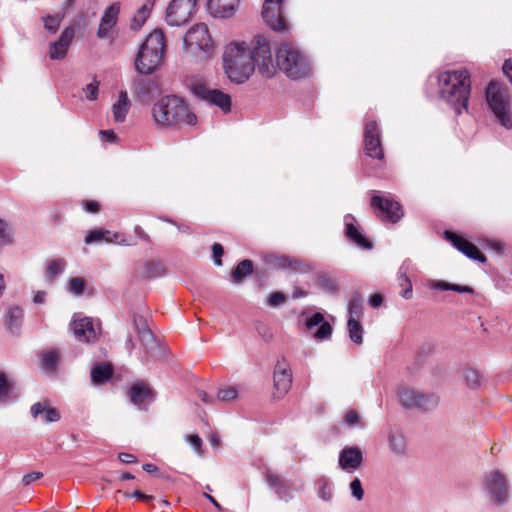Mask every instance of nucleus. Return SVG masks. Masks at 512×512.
Wrapping results in <instances>:
<instances>
[{
  "label": "nucleus",
  "instance_id": "nucleus-1",
  "mask_svg": "<svg viewBox=\"0 0 512 512\" xmlns=\"http://www.w3.org/2000/svg\"><path fill=\"white\" fill-rule=\"evenodd\" d=\"M225 73L231 82L242 84L257 69L264 78H272L276 72L271 47L262 35H257L247 46L245 42H233L226 46L223 54Z\"/></svg>",
  "mask_w": 512,
  "mask_h": 512
},
{
  "label": "nucleus",
  "instance_id": "nucleus-2",
  "mask_svg": "<svg viewBox=\"0 0 512 512\" xmlns=\"http://www.w3.org/2000/svg\"><path fill=\"white\" fill-rule=\"evenodd\" d=\"M438 94L457 115L467 111L471 95V78L467 69L446 70L437 76Z\"/></svg>",
  "mask_w": 512,
  "mask_h": 512
},
{
  "label": "nucleus",
  "instance_id": "nucleus-3",
  "mask_svg": "<svg viewBox=\"0 0 512 512\" xmlns=\"http://www.w3.org/2000/svg\"><path fill=\"white\" fill-rule=\"evenodd\" d=\"M152 116L161 127L179 126L183 123L195 125L196 115L189 111L186 103L175 95L165 96L153 105Z\"/></svg>",
  "mask_w": 512,
  "mask_h": 512
},
{
  "label": "nucleus",
  "instance_id": "nucleus-4",
  "mask_svg": "<svg viewBox=\"0 0 512 512\" xmlns=\"http://www.w3.org/2000/svg\"><path fill=\"white\" fill-rule=\"evenodd\" d=\"M165 51V36L162 30L150 33L140 45L134 60L136 71L141 75L155 72L162 64Z\"/></svg>",
  "mask_w": 512,
  "mask_h": 512
},
{
  "label": "nucleus",
  "instance_id": "nucleus-5",
  "mask_svg": "<svg viewBox=\"0 0 512 512\" xmlns=\"http://www.w3.org/2000/svg\"><path fill=\"white\" fill-rule=\"evenodd\" d=\"M276 65L293 80L308 77L311 65L308 58L290 44H281L276 50Z\"/></svg>",
  "mask_w": 512,
  "mask_h": 512
},
{
  "label": "nucleus",
  "instance_id": "nucleus-6",
  "mask_svg": "<svg viewBox=\"0 0 512 512\" xmlns=\"http://www.w3.org/2000/svg\"><path fill=\"white\" fill-rule=\"evenodd\" d=\"M486 100L500 124L512 128V116L507 88L499 82L491 81L486 88Z\"/></svg>",
  "mask_w": 512,
  "mask_h": 512
},
{
  "label": "nucleus",
  "instance_id": "nucleus-7",
  "mask_svg": "<svg viewBox=\"0 0 512 512\" xmlns=\"http://www.w3.org/2000/svg\"><path fill=\"white\" fill-rule=\"evenodd\" d=\"M397 397L400 405L406 410L427 412L438 405V397L435 394L423 393L406 386L398 387Z\"/></svg>",
  "mask_w": 512,
  "mask_h": 512
},
{
  "label": "nucleus",
  "instance_id": "nucleus-8",
  "mask_svg": "<svg viewBox=\"0 0 512 512\" xmlns=\"http://www.w3.org/2000/svg\"><path fill=\"white\" fill-rule=\"evenodd\" d=\"M484 487L491 502L498 506L507 503L509 490L507 480L500 471L489 472L484 478Z\"/></svg>",
  "mask_w": 512,
  "mask_h": 512
},
{
  "label": "nucleus",
  "instance_id": "nucleus-9",
  "mask_svg": "<svg viewBox=\"0 0 512 512\" xmlns=\"http://www.w3.org/2000/svg\"><path fill=\"white\" fill-rule=\"evenodd\" d=\"M197 0H172L166 9V22L170 26L186 24L196 12Z\"/></svg>",
  "mask_w": 512,
  "mask_h": 512
},
{
  "label": "nucleus",
  "instance_id": "nucleus-10",
  "mask_svg": "<svg viewBox=\"0 0 512 512\" xmlns=\"http://www.w3.org/2000/svg\"><path fill=\"white\" fill-rule=\"evenodd\" d=\"M381 137L382 131L378 123L374 120L367 121L364 128L363 146L368 157L376 160L384 159Z\"/></svg>",
  "mask_w": 512,
  "mask_h": 512
},
{
  "label": "nucleus",
  "instance_id": "nucleus-11",
  "mask_svg": "<svg viewBox=\"0 0 512 512\" xmlns=\"http://www.w3.org/2000/svg\"><path fill=\"white\" fill-rule=\"evenodd\" d=\"M371 206L377 210V217H379L382 221L396 223L404 215L401 204L392 198H385L380 195H374L371 198Z\"/></svg>",
  "mask_w": 512,
  "mask_h": 512
},
{
  "label": "nucleus",
  "instance_id": "nucleus-12",
  "mask_svg": "<svg viewBox=\"0 0 512 512\" xmlns=\"http://www.w3.org/2000/svg\"><path fill=\"white\" fill-rule=\"evenodd\" d=\"M283 0H265L262 8V18L273 31L287 30L282 8Z\"/></svg>",
  "mask_w": 512,
  "mask_h": 512
},
{
  "label": "nucleus",
  "instance_id": "nucleus-13",
  "mask_svg": "<svg viewBox=\"0 0 512 512\" xmlns=\"http://www.w3.org/2000/svg\"><path fill=\"white\" fill-rule=\"evenodd\" d=\"M183 42L186 47H195L204 52H210L213 48L208 27L204 23L191 27L185 34Z\"/></svg>",
  "mask_w": 512,
  "mask_h": 512
},
{
  "label": "nucleus",
  "instance_id": "nucleus-14",
  "mask_svg": "<svg viewBox=\"0 0 512 512\" xmlns=\"http://www.w3.org/2000/svg\"><path fill=\"white\" fill-rule=\"evenodd\" d=\"M193 92L199 99L219 107L225 114L231 111L232 101L228 94L218 89H209L203 84L195 85Z\"/></svg>",
  "mask_w": 512,
  "mask_h": 512
},
{
  "label": "nucleus",
  "instance_id": "nucleus-15",
  "mask_svg": "<svg viewBox=\"0 0 512 512\" xmlns=\"http://www.w3.org/2000/svg\"><path fill=\"white\" fill-rule=\"evenodd\" d=\"M292 379L293 376L290 365L285 357H281L277 360L273 373L274 388L278 394V398L288 393L292 386Z\"/></svg>",
  "mask_w": 512,
  "mask_h": 512
},
{
  "label": "nucleus",
  "instance_id": "nucleus-16",
  "mask_svg": "<svg viewBox=\"0 0 512 512\" xmlns=\"http://www.w3.org/2000/svg\"><path fill=\"white\" fill-rule=\"evenodd\" d=\"M444 237L448 240L458 251L463 253L467 258L485 263L486 256L470 241L458 235L455 232L445 231Z\"/></svg>",
  "mask_w": 512,
  "mask_h": 512
},
{
  "label": "nucleus",
  "instance_id": "nucleus-17",
  "mask_svg": "<svg viewBox=\"0 0 512 512\" xmlns=\"http://www.w3.org/2000/svg\"><path fill=\"white\" fill-rule=\"evenodd\" d=\"M71 326L75 338L80 342L93 343L99 337L100 330L95 327L92 318L75 319Z\"/></svg>",
  "mask_w": 512,
  "mask_h": 512
},
{
  "label": "nucleus",
  "instance_id": "nucleus-18",
  "mask_svg": "<svg viewBox=\"0 0 512 512\" xmlns=\"http://www.w3.org/2000/svg\"><path fill=\"white\" fill-rule=\"evenodd\" d=\"M133 327L144 347L143 361L147 358L150 349L155 346L156 338L148 326L147 319L139 314H133Z\"/></svg>",
  "mask_w": 512,
  "mask_h": 512
},
{
  "label": "nucleus",
  "instance_id": "nucleus-19",
  "mask_svg": "<svg viewBox=\"0 0 512 512\" xmlns=\"http://www.w3.org/2000/svg\"><path fill=\"white\" fill-rule=\"evenodd\" d=\"M344 233L346 238L358 247L372 249L373 243L365 237L356 218L352 214L344 216Z\"/></svg>",
  "mask_w": 512,
  "mask_h": 512
},
{
  "label": "nucleus",
  "instance_id": "nucleus-20",
  "mask_svg": "<svg viewBox=\"0 0 512 512\" xmlns=\"http://www.w3.org/2000/svg\"><path fill=\"white\" fill-rule=\"evenodd\" d=\"M363 462V453L357 446L344 447L338 457L340 468L347 472H354Z\"/></svg>",
  "mask_w": 512,
  "mask_h": 512
},
{
  "label": "nucleus",
  "instance_id": "nucleus-21",
  "mask_svg": "<svg viewBox=\"0 0 512 512\" xmlns=\"http://www.w3.org/2000/svg\"><path fill=\"white\" fill-rule=\"evenodd\" d=\"M101 241H105L107 243H117L124 246L133 245V243L129 242L123 234L111 232L102 228L90 230L85 236L86 244L99 243Z\"/></svg>",
  "mask_w": 512,
  "mask_h": 512
},
{
  "label": "nucleus",
  "instance_id": "nucleus-22",
  "mask_svg": "<svg viewBox=\"0 0 512 512\" xmlns=\"http://www.w3.org/2000/svg\"><path fill=\"white\" fill-rule=\"evenodd\" d=\"M240 0H208L207 8L214 18H230L238 8Z\"/></svg>",
  "mask_w": 512,
  "mask_h": 512
},
{
  "label": "nucleus",
  "instance_id": "nucleus-23",
  "mask_svg": "<svg viewBox=\"0 0 512 512\" xmlns=\"http://www.w3.org/2000/svg\"><path fill=\"white\" fill-rule=\"evenodd\" d=\"M128 393L130 401L140 409L146 408L154 400L153 391L143 382L134 383Z\"/></svg>",
  "mask_w": 512,
  "mask_h": 512
},
{
  "label": "nucleus",
  "instance_id": "nucleus-24",
  "mask_svg": "<svg viewBox=\"0 0 512 512\" xmlns=\"http://www.w3.org/2000/svg\"><path fill=\"white\" fill-rule=\"evenodd\" d=\"M265 481L267 485L274 490L280 500L288 502L293 498L291 485L280 476L272 472H267L265 475Z\"/></svg>",
  "mask_w": 512,
  "mask_h": 512
},
{
  "label": "nucleus",
  "instance_id": "nucleus-25",
  "mask_svg": "<svg viewBox=\"0 0 512 512\" xmlns=\"http://www.w3.org/2000/svg\"><path fill=\"white\" fill-rule=\"evenodd\" d=\"M30 414L33 419L42 415V422L46 424L58 422L61 418L59 411L56 408L49 407L47 401L34 403L30 407Z\"/></svg>",
  "mask_w": 512,
  "mask_h": 512
},
{
  "label": "nucleus",
  "instance_id": "nucleus-26",
  "mask_svg": "<svg viewBox=\"0 0 512 512\" xmlns=\"http://www.w3.org/2000/svg\"><path fill=\"white\" fill-rule=\"evenodd\" d=\"M133 85L134 93L142 101L151 99L158 91L157 83L144 77L136 78Z\"/></svg>",
  "mask_w": 512,
  "mask_h": 512
},
{
  "label": "nucleus",
  "instance_id": "nucleus-27",
  "mask_svg": "<svg viewBox=\"0 0 512 512\" xmlns=\"http://www.w3.org/2000/svg\"><path fill=\"white\" fill-rule=\"evenodd\" d=\"M114 368L110 363L97 362L90 371L91 381L96 385L107 383L113 376Z\"/></svg>",
  "mask_w": 512,
  "mask_h": 512
},
{
  "label": "nucleus",
  "instance_id": "nucleus-28",
  "mask_svg": "<svg viewBox=\"0 0 512 512\" xmlns=\"http://www.w3.org/2000/svg\"><path fill=\"white\" fill-rule=\"evenodd\" d=\"M154 4L155 0H145L144 4L136 11L131 20V30L139 31L143 27L151 14Z\"/></svg>",
  "mask_w": 512,
  "mask_h": 512
},
{
  "label": "nucleus",
  "instance_id": "nucleus-29",
  "mask_svg": "<svg viewBox=\"0 0 512 512\" xmlns=\"http://www.w3.org/2000/svg\"><path fill=\"white\" fill-rule=\"evenodd\" d=\"M314 488L317 496L324 502H330L334 494V485L327 476H321L314 482Z\"/></svg>",
  "mask_w": 512,
  "mask_h": 512
},
{
  "label": "nucleus",
  "instance_id": "nucleus-30",
  "mask_svg": "<svg viewBox=\"0 0 512 512\" xmlns=\"http://www.w3.org/2000/svg\"><path fill=\"white\" fill-rule=\"evenodd\" d=\"M130 108V100L127 92L121 91L118 100L112 106L113 118L117 123L125 121L127 113Z\"/></svg>",
  "mask_w": 512,
  "mask_h": 512
},
{
  "label": "nucleus",
  "instance_id": "nucleus-31",
  "mask_svg": "<svg viewBox=\"0 0 512 512\" xmlns=\"http://www.w3.org/2000/svg\"><path fill=\"white\" fill-rule=\"evenodd\" d=\"M22 319L23 310L19 306L10 307L6 315V329L10 333H15L20 328Z\"/></svg>",
  "mask_w": 512,
  "mask_h": 512
},
{
  "label": "nucleus",
  "instance_id": "nucleus-32",
  "mask_svg": "<svg viewBox=\"0 0 512 512\" xmlns=\"http://www.w3.org/2000/svg\"><path fill=\"white\" fill-rule=\"evenodd\" d=\"M253 262L250 259L240 261L231 272V282L239 284L242 280L252 274Z\"/></svg>",
  "mask_w": 512,
  "mask_h": 512
},
{
  "label": "nucleus",
  "instance_id": "nucleus-33",
  "mask_svg": "<svg viewBox=\"0 0 512 512\" xmlns=\"http://www.w3.org/2000/svg\"><path fill=\"white\" fill-rule=\"evenodd\" d=\"M59 364V353L55 349L43 351L41 354V368L48 373H54Z\"/></svg>",
  "mask_w": 512,
  "mask_h": 512
},
{
  "label": "nucleus",
  "instance_id": "nucleus-34",
  "mask_svg": "<svg viewBox=\"0 0 512 512\" xmlns=\"http://www.w3.org/2000/svg\"><path fill=\"white\" fill-rule=\"evenodd\" d=\"M389 448L396 455H404L406 450V441L399 431H391L388 435Z\"/></svg>",
  "mask_w": 512,
  "mask_h": 512
},
{
  "label": "nucleus",
  "instance_id": "nucleus-35",
  "mask_svg": "<svg viewBox=\"0 0 512 512\" xmlns=\"http://www.w3.org/2000/svg\"><path fill=\"white\" fill-rule=\"evenodd\" d=\"M65 267L66 262L61 258L50 261L46 268V279L49 282H52L57 275H60L65 271Z\"/></svg>",
  "mask_w": 512,
  "mask_h": 512
},
{
  "label": "nucleus",
  "instance_id": "nucleus-36",
  "mask_svg": "<svg viewBox=\"0 0 512 512\" xmlns=\"http://www.w3.org/2000/svg\"><path fill=\"white\" fill-rule=\"evenodd\" d=\"M363 313V303L359 295L353 296L348 303V320L360 321Z\"/></svg>",
  "mask_w": 512,
  "mask_h": 512
},
{
  "label": "nucleus",
  "instance_id": "nucleus-37",
  "mask_svg": "<svg viewBox=\"0 0 512 512\" xmlns=\"http://www.w3.org/2000/svg\"><path fill=\"white\" fill-rule=\"evenodd\" d=\"M347 329L350 340L356 345L363 342V327L360 321L347 320Z\"/></svg>",
  "mask_w": 512,
  "mask_h": 512
},
{
  "label": "nucleus",
  "instance_id": "nucleus-38",
  "mask_svg": "<svg viewBox=\"0 0 512 512\" xmlns=\"http://www.w3.org/2000/svg\"><path fill=\"white\" fill-rule=\"evenodd\" d=\"M144 269V276L149 278L161 277L165 274V267L160 261L156 260L147 261L144 265Z\"/></svg>",
  "mask_w": 512,
  "mask_h": 512
},
{
  "label": "nucleus",
  "instance_id": "nucleus-39",
  "mask_svg": "<svg viewBox=\"0 0 512 512\" xmlns=\"http://www.w3.org/2000/svg\"><path fill=\"white\" fill-rule=\"evenodd\" d=\"M119 13L120 4L113 3L104 10L101 21L108 26L114 27L117 23Z\"/></svg>",
  "mask_w": 512,
  "mask_h": 512
},
{
  "label": "nucleus",
  "instance_id": "nucleus-40",
  "mask_svg": "<svg viewBox=\"0 0 512 512\" xmlns=\"http://www.w3.org/2000/svg\"><path fill=\"white\" fill-rule=\"evenodd\" d=\"M464 379L466 381V384L471 389H477L481 385V379L482 375L479 373V371L467 367L463 371Z\"/></svg>",
  "mask_w": 512,
  "mask_h": 512
},
{
  "label": "nucleus",
  "instance_id": "nucleus-41",
  "mask_svg": "<svg viewBox=\"0 0 512 512\" xmlns=\"http://www.w3.org/2000/svg\"><path fill=\"white\" fill-rule=\"evenodd\" d=\"M13 243V234L9 223L0 217V250Z\"/></svg>",
  "mask_w": 512,
  "mask_h": 512
},
{
  "label": "nucleus",
  "instance_id": "nucleus-42",
  "mask_svg": "<svg viewBox=\"0 0 512 512\" xmlns=\"http://www.w3.org/2000/svg\"><path fill=\"white\" fill-rule=\"evenodd\" d=\"M319 287L330 294H335L339 290L337 282L328 275L321 274L317 278Z\"/></svg>",
  "mask_w": 512,
  "mask_h": 512
},
{
  "label": "nucleus",
  "instance_id": "nucleus-43",
  "mask_svg": "<svg viewBox=\"0 0 512 512\" xmlns=\"http://www.w3.org/2000/svg\"><path fill=\"white\" fill-rule=\"evenodd\" d=\"M68 48H69L68 46H66L58 41H55L50 44L49 57L52 60L63 59L67 54Z\"/></svg>",
  "mask_w": 512,
  "mask_h": 512
},
{
  "label": "nucleus",
  "instance_id": "nucleus-44",
  "mask_svg": "<svg viewBox=\"0 0 512 512\" xmlns=\"http://www.w3.org/2000/svg\"><path fill=\"white\" fill-rule=\"evenodd\" d=\"M12 388V382L8 375L0 371V402H4L8 399Z\"/></svg>",
  "mask_w": 512,
  "mask_h": 512
},
{
  "label": "nucleus",
  "instance_id": "nucleus-45",
  "mask_svg": "<svg viewBox=\"0 0 512 512\" xmlns=\"http://www.w3.org/2000/svg\"><path fill=\"white\" fill-rule=\"evenodd\" d=\"M87 286V282L82 277H74L69 281V289L68 291L75 294L81 295L83 294L85 288Z\"/></svg>",
  "mask_w": 512,
  "mask_h": 512
},
{
  "label": "nucleus",
  "instance_id": "nucleus-46",
  "mask_svg": "<svg viewBox=\"0 0 512 512\" xmlns=\"http://www.w3.org/2000/svg\"><path fill=\"white\" fill-rule=\"evenodd\" d=\"M239 391L234 386H228L222 389H219L217 393V400L220 401H231L238 397Z\"/></svg>",
  "mask_w": 512,
  "mask_h": 512
},
{
  "label": "nucleus",
  "instance_id": "nucleus-47",
  "mask_svg": "<svg viewBox=\"0 0 512 512\" xmlns=\"http://www.w3.org/2000/svg\"><path fill=\"white\" fill-rule=\"evenodd\" d=\"M332 335V326L324 321L319 325V328L314 333V337L317 340H328Z\"/></svg>",
  "mask_w": 512,
  "mask_h": 512
},
{
  "label": "nucleus",
  "instance_id": "nucleus-48",
  "mask_svg": "<svg viewBox=\"0 0 512 512\" xmlns=\"http://www.w3.org/2000/svg\"><path fill=\"white\" fill-rule=\"evenodd\" d=\"M99 81H97L96 79H94L93 82L87 84L84 88H83V92L85 94V98L89 101H94L97 99L98 97V92H99Z\"/></svg>",
  "mask_w": 512,
  "mask_h": 512
},
{
  "label": "nucleus",
  "instance_id": "nucleus-49",
  "mask_svg": "<svg viewBox=\"0 0 512 512\" xmlns=\"http://www.w3.org/2000/svg\"><path fill=\"white\" fill-rule=\"evenodd\" d=\"M350 491H351V494L352 496L360 501L363 499V496H364V490L362 488V483L360 481L359 478L355 477L351 482H350Z\"/></svg>",
  "mask_w": 512,
  "mask_h": 512
},
{
  "label": "nucleus",
  "instance_id": "nucleus-50",
  "mask_svg": "<svg viewBox=\"0 0 512 512\" xmlns=\"http://www.w3.org/2000/svg\"><path fill=\"white\" fill-rule=\"evenodd\" d=\"M45 29L50 33H55L60 26V19L57 16L46 15L43 17Z\"/></svg>",
  "mask_w": 512,
  "mask_h": 512
},
{
  "label": "nucleus",
  "instance_id": "nucleus-51",
  "mask_svg": "<svg viewBox=\"0 0 512 512\" xmlns=\"http://www.w3.org/2000/svg\"><path fill=\"white\" fill-rule=\"evenodd\" d=\"M324 316L320 312H314L310 316L306 317L305 325L307 329L311 330L317 326H319L322 322H324Z\"/></svg>",
  "mask_w": 512,
  "mask_h": 512
},
{
  "label": "nucleus",
  "instance_id": "nucleus-52",
  "mask_svg": "<svg viewBox=\"0 0 512 512\" xmlns=\"http://www.w3.org/2000/svg\"><path fill=\"white\" fill-rule=\"evenodd\" d=\"M290 269L302 274L309 273L312 271V267L310 264L294 258H291Z\"/></svg>",
  "mask_w": 512,
  "mask_h": 512
},
{
  "label": "nucleus",
  "instance_id": "nucleus-53",
  "mask_svg": "<svg viewBox=\"0 0 512 512\" xmlns=\"http://www.w3.org/2000/svg\"><path fill=\"white\" fill-rule=\"evenodd\" d=\"M74 35H75L74 28L72 26H68L62 31V33L57 41L69 47Z\"/></svg>",
  "mask_w": 512,
  "mask_h": 512
},
{
  "label": "nucleus",
  "instance_id": "nucleus-54",
  "mask_svg": "<svg viewBox=\"0 0 512 512\" xmlns=\"http://www.w3.org/2000/svg\"><path fill=\"white\" fill-rule=\"evenodd\" d=\"M213 261L216 266L222 265V256L224 248L220 243H214L212 246Z\"/></svg>",
  "mask_w": 512,
  "mask_h": 512
},
{
  "label": "nucleus",
  "instance_id": "nucleus-55",
  "mask_svg": "<svg viewBox=\"0 0 512 512\" xmlns=\"http://www.w3.org/2000/svg\"><path fill=\"white\" fill-rule=\"evenodd\" d=\"M285 295L282 292H273L268 298V304L272 307L279 306L285 302Z\"/></svg>",
  "mask_w": 512,
  "mask_h": 512
},
{
  "label": "nucleus",
  "instance_id": "nucleus-56",
  "mask_svg": "<svg viewBox=\"0 0 512 512\" xmlns=\"http://www.w3.org/2000/svg\"><path fill=\"white\" fill-rule=\"evenodd\" d=\"M102 141L114 144L117 142L118 137L113 130H100L99 131Z\"/></svg>",
  "mask_w": 512,
  "mask_h": 512
},
{
  "label": "nucleus",
  "instance_id": "nucleus-57",
  "mask_svg": "<svg viewBox=\"0 0 512 512\" xmlns=\"http://www.w3.org/2000/svg\"><path fill=\"white\" fill-rule=\"evenodd\" d=\"M124 496L125 497H134L143 502H150L154 499V496L147 495V494L143 493L141 490H135L133 493L125 492Z\"/></svg>",
  "mask_w": 512,
  "mask_h": 512
},
{
  "label": "nucleus",
  "instance_id": "nucleus-58",
  "mask_svg": "<svg viewBox=\"0 0 512 512\" xmlns=\"http://www.w3.org/2000/svg\"><path fill=\"white\" fill-rule=\"evenodd\" d=\"M345 422L349 426H356L360 422L358 413L355 410H350L345 415Z\"/></svg>",
  "mask_w": 512,
  "mask_h": 512
},
{
  "label": "nucleus",
  "instance_id": "nucleus-59",
  "mask_svg": "<svg viewBox=\"0 0 512 512\" xmlns=\"http://www.w3.org/2000/svg\"><path fill=\"white\" fill-rule=\"evenodd\" d=\"M187 441L194 448V450L199 453L202 446V439L198 434H192L187 436Z\"/></svg>",
  "mask_w": 512,
  "mask_h": 512
},
{
  "label": "nucleus",
  "instance_id": "nucleus-60",
  "mask_svg": "<svg viewBox=\"0 0 512 512\" xmlns=\"http://www.w3.org/2000/svg\"><path fill=\"white\" fill-rule=\"evenodd\" d=\"M487 247L494 250L497 254H503L505 246L501 241L498 240H488L487 241Z\"/></svg>",
  "mask_w": 512,
  "mask_h": 512
},
{
  "label": "nucleus",
  "instance_id": "nucleus-61",
  "mask_svg": "<svg viewBox=\"0 0 512 512\" xmlns=\"http://www.w3.org/2000/svg\"><path fill=\"white\" fill-rule=\"evenodd\" d=\"M43 476L41 472H32L29 474H26L22 478L23 485L27 486L33 483L34 481L40 479Z\"/></svg>",
  "mask_w": 512,
  "mask_h": 512
},
{
  "label": "nucleus",
  "instance_id": "nucleus-62",
  "mask_svg": "<svg viewBox=\"0 0 512 512\" xmlns=\"http://www.w3.org/2000/svg\"><path fill=\"white\" fill-rule=\"evenodd\" d=\"M383 299L384 298H383L382 294H380V293L372 294L369 297V305L375 309L379 308L383 303Z\"/></svg>",
  "mask_w": 512,
  "mask_h": 512
},
{
  "label": "nucleus",
  "instance_id": "nucleus-63",
  "mask_svg": "<svg viewBox=\"0 0 512 512\" xmlns=\"http://www.w3.org/2000/svg\"><path fill=\"white\" fill-rule=\"evenodd\" d=\"M84 210L88 213H97L99 211V203L94 200L83 202Z\"/></svg>",
  "mask_w": 512,
  "mask_h": 512
},
{
  "label": "nucleus",
  "instance_id": "nucleus-64",
  "mask_svg": "<svg viewBox=\"0 0 512 512\" xmlns=\"http://www.w3.org/2000/svg\"><path fill=\"white\" fill-rule=\"evenodd\" d=\"M502 70L504 75L509 79L512 84V59L505 60Z\"/></svg>",
  "mask_w": 512,
  "mask_h": 512
}]
</instances>
